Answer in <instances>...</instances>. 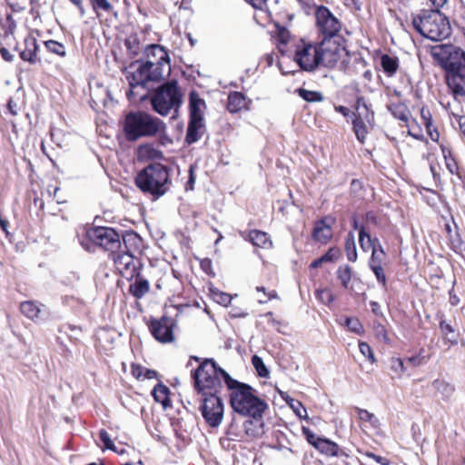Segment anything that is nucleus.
<instances>
[{
	"label": "nucleus",
	"mask_w": 465,
	"mask_h": 465,
	"mask_svg": "<svg viewBox=\"0 0 465 465\" xmlns=\"http://www.w3.org/2000/svg\"><path fill=\"white\" fill-rule=\"evenodd\" d=\"M359 350L371 362H375V356L371 347L365 341L359 342Z\"/></svg>",
	"instance_id": "50"
},
{
	"label": "nucleus",
	"mask_w": 465,
	"mask_h": 465,
	"mask_svg": "<svg viewBox=\"0 0 465 465\" xmlns=\"http://www.w3.org/2000/svg\"><path fill=\"white\" fill-rule=\"evenodd\" d=\"M385 256L386 253L383 248H381L380 252L374 250L371 252L369 260V267L381 266Z\"/></svg>",
	"instance_id": "47"
},
{
	"label": "nucleus",
	"mask_w": 465,
	"mask_h": 465,
	"mask_svg": "<svg viewBox=\"0 0 465 465\" xmlns=\"http://www.w3.org/2000/svg\"><path fill=\"white\" fill-rule=\"evenodd\" d=\"M59 191L60 188L57 186H49L47 189L50 197L55 200L57 203H64L66 202V200L58 195Z\"/></svg>",
	"instance_id": "56"
},
{
	"label": "nucleus",
	"mask_w": 465,
	"mask_h": 465,
	"mask_svg": "<svg viewBox=\"0 0 465 465\" xmlns=\"http://www.w3.org/2000/svg\"><path fill=\"white\" fill-rule=\"evenodd\" d=\"M242 426L246 435L250 437H256L260 433V429L263 426L262 418H248L243 421Z\"/></svg>",
	"instance_id": "33"
},
{
	"label": "nucleus",
	"mask_w": 465,
	"mask_h": 465,
	"mask_svg": "<svg viewBox=\"0 0 465 465\" xmlns=\"http://www.w3.org/2000/svg\"><path fill=\"white\" fill-rule=\"evenodd\" d=\"M252 364L254 367V369L257 372V375L259 377H261V378H268L269 377L270 371H269L268 368L266 367L263 360L260 356L253 355L252 357Z\"/></svg>",
	"instance_id": "42"
},
{
	"label": "nucleus",
	"mask_w": 465,
	"mask_h": 465,
	"mask_svg": "<svg viewBox=\"0 0 465 465\" xmlns=\"http://www.w3.org/2000/svg\"><path fill=\"white\" fill-rule=\"evenodd\" d=\"M166 124L148 113H130L125 119L124 131L129 140L140 137L163 136Z\"/></svg>",
	"instance_id": "6"
},
{
	"label": "nucleus",
	"mask_w": 465,
	"mask_h": 465,
	"mask_svg": "<svg viewBox=\"0 0 465 465\" xmlns=\"http://www.w3.org/2000/svg\"><path fill=\"white\" fill-rule=\"evenodd\" d=\"M170 72L168 52L160 45H148L143 52V57L133 63L125 72L129 84L127 98L130 101H145L148 99L149 90L168 76Z\"/></svg>",
	"instance_id": "1"
},
{
	"label": "nucleus",
	"mask_w": 465,
	"mask_h": 465,
	"mask_svg": "<svg viewBox=\"0 0 465 465\" xmlns=\"http://www.w3.org/2000/svg\"><path fill=\"white\" fill-rule=\"evenodd\" d=\"M412 16V26L422 37L438 42L451 35V26L447 15L437 9L421 10Z\"/></svg>",
	"instance_id": "4"
},
{
	"label": "nucleus",
	"mask_w": 465,
	"mask_h": 465,
	"mask_svg": "<svg viewBox=\"0 0 465 465\" xmlns=\"http://www.w3.org/2000/svg\"><path fill=\"white\" fill-rule=\"evenodd\" d=\"M432 387L442 396L443 399L450 398L455 391L453 384L440 379L434 380L432 381Z\"/></svg>",
	"instance_id": "34"
},
{
	"label": "nucleus",
	"mask_w": 465,
	"mask_h": 465,
	"mask_svg": "<svg viewBox=\"0 0 465 465\" xmlns=\"http://www.w3.org/2000/svg\"><path fill=\"white\" fill-rule=\"evenodd\" d=\"M421 350L418 355L411 356L406 359V364H410L412 367H419L425 363V357L421 356Z\"/></svg>",
	"instance_id": "53"
},
{
	"label": "nucleus",
	"mask_w": 465,
	"mask_h": 465,
	"mask_svg": "<svg viewBox=\"0 0 465 465\" xmlns=\"http://www.w3.org/2000/svg\"><path fill=\"white\" fill-rule=\"evenodd\" d=\"M173 320L163 316L158 321H152L150 330L157 341L165 343L173 341Z\"/></svg>",
	"instance_id": "17"
},
{
	"label": "nucleus",
	"mask_w": 465,
	"mask_h": 465,
	"mask_svg": "<svg viewBox=\"0 0 465 465\" xmlns=\"http://www.w3.org/2000/svg\"><path fill=\"white\" fill-rule=\"evenodd\" d=\"M302 435L305 437L306 440L310 445L315 448V445L321 441L323 438L322 436L316 435L310 428L302 426Z\"/></svg>",
	"instance_id": "48"
},
{
	"label": "nucleus",
	"mask_w": 465,
	"mask_h": 465,
	"mask_svg": "<svg viewBox=\"0 0 465 465\" xmlns=\"http://www.w3.org/2000/svg\"><path fill=\"white\" fill-rule=\"evenodd\" d=\"M281 396L293 411L296 416H298L300 419L308 420L307 411L300 401L292 399L286 392H282Z\"/></svg>",
	"instance_id": "28"
},
{
	"label": "nucleus",
	"mask_w": 465,
	"mask_h": 465,
	"mask_svg": "<svg viewBox=\"0 0 465 465\" xmlns=\"http://www.w3.org/2000/svg\"><path fill=\"white\" fill-rule=\"evenodd\" d=\"M346 40L341 35H334L331 37H323L317 43L318 51L315 63L310 67L322 65L324 67H334L341 58L342 51L346 50Z\"/></svg>",
	"instance_id": "8"
},
{
	"label": "nucleus",
	"mask_w": 465,
	"mask_h": 465,
	"mask_svg": "<svg viewBox=\"0 0 465 465\" xmlns=\"http://www.w3.org/2000/svg\"><path fill=\"white\" fill-rule=\"evenodd\" d=\"M88 4L92 11L99 18H102L104 16V13H112L114 16H116V13L114 11V8L110 2H88Z\"/></svg>",
	"instance_id": "36"
},
{
	"label": "nucleus",
	"mask_w": 465,
	"mask_h": 465,
	"mask_svg": "<svg viewBox=\"0 0 465 465\" xmlns=\"http://www.w3.org/2000/svg\"><path fill=\"white\" fill-rule=\"evenodd\" d=\"M136 241H140L136 233H129L123 236L124 250L122 247L118 254L112 253L116 269L123 276H126L128 271H133L135 268L134 256L131 253L128 243Z\"/></svg>",
	"instance_id": "13"
},
{
	"label": "nucleus",
	"mask_w": 465,
	"mask_h": 465,
	"mask_svg": "<svg viewBox=\"0 0 465 465\" xmlns=\"http://www.w3.org/2000/svg\"><path fill=\"white\" fill-rule=\"evenodd\" d=\"M359 243L361 248L366 252L371 249L373 243V237L367 232L366 227L361 225L359 232Z\"/></svg>",
	"instance_id": "43"
},
{
	"label": "nucleus",
	"mask_w": 465,
	"mask_h": 465,
	"mask_svg": "<svg viewBox=\"0 0 465 465\" xmlns=\"http://www.w3.org/2000/svg\"><path fill=\"white\" fill-rule=\"evenodd\" d=\"M364 221L367 223H372L377 224L378 223V218L374 212L369 211L364 215Z\"/></svg>",
	"instance_id": "63"
},
{
	"label": "nucleus",
	"mask_w": 465,
	"mask_h": 465,
	"mask_svg": "<svg viewBox=\"0 0 465 465\" xmlns=\"http://www.w3.org/2000/svg\"><path fill=\"white\" fill-rule=\"evenodd\" d=\"M316 296L326 304H329L334 301V295L330 290H318Z\"/></svg>",
	"instance_id": "52"
},
{
	"label": "nucleus",
	"mask_w": 465,
	"mask_h": 465,
	"mask_svg": "<svg viewBox=\"0 0 465 465\" xmlns=\"http://www.w3.org/2000/svg\"><path fill=\"white\" fill-rule=\"evenodd\" d=\"M355 118L352 120V130L355 134V136L359 143L363 144L365 143L366 135L368 134V130L364 121L363 112H359L358 114H355Z\"/></svg>",
	"instance_id": "21"
},
{
	"label": "nucleus",
	"mask_w": 465,
	"mask_h": 465,
	"mask_svg": "<svg viewBox=\"0 0 465 465\" xmlns=\"http://www.w3.org/2000/svg\"><path fill=\"white\" fill-rule=\"evenodd\" d=\"M431 55L444 71V78L454 99L465 96V50L452 44L431 48Z\"/></svg>",
	"instance_id": "2"
},
{
	"label": "nucleus",
	"mask_w": 465,
	"mask_h": 465,
	"mask_svg": "<svg viewBox=\"0 0 465 465\" xmlns=\"http://www.w3.org/2000/svg\"><path fill=\"white\" fill-rule=\"evenodd\" d=\"M135 183L143 193L157 198L163 196L170 186L168 170L161 163L149 164L139 172Z\"/></svg>",
	"instance_id": "7"
},
{
	"label": "nucleus",
	"mask_w": 465,
	"mask_h": 465,
	"mask_svg": "<svg viewBox=\"0 0 465 465\" xmlns=\"http://www.w3.org/2000/svg\"><path fill=\"white\" fill-rule=\"evenodd\" d=\"M316 23L322 38L340 35L341 23L327 7L322 5L317 8Z\"/></svg>",
	"instance_id": "12"
},
{
	"label": "nucleus",
	"mask_w": 465,
	"mask_h": 465,
	"mask_svg": "<svg viewBox=\"0 0 465 465\" xmlns=\"http://www.w3.org/2000/svg\"><path fill=\"white\" fill-rule=\"evenodd\" d=\"M203 100L197 91H191L189 94V123L185 141L193 143L200 138L198 130L202 127L203 115L201 107Z\"/></svg>",
	"instance_id": "10"
},
{
	"label": "nucleus",
	"mask_w": 465,
	"mask_h": 465,
	"mask_svg": "<svg viewBox=\"0 0 465 465\" xmlns=\"http://www.w3.org/2000/svg\"><path fill=\"white\" fill-rule=\"evenodd\" d=\"M452 22L461 31L465 29V5L464 2H454Z\"/></svg>",
	"instance_id": "32"
},
{
	"label": "nucleus",
	"mask_w": 465,
	"mask_h": 465,
	"mask_svg": "<svg viewBox=\"0 0 465 465\" xmlns=\"http://www.w3.org/2000/svg\"><path fill=\"white\" fill-rule=\"evenodd\" d=\"M208 365H210L213 368V373H205V391H211L207 392L208 395L210 393H215L216 395H219L223 389L222 381L224 382L223 373L227 371L222 367H220L213 358H205V367H207Z\"/></svg>",
	"instance_id": "15"
},
{
	"label": "nucleus",
	"mask_w": 465,
	"mask_h": 465,
	"mask_svg": "<svg viewBox=\"0 0 465 465\" xmlns=\"http://www.w3.org/2000/svg\"><path fill=\"white\" fill-rule=\"evenodd\" d=\"M315 449L321 453L330 457L338 456L340 450V447L336 442L325 437L315 445Z\"/></svg>",
	"instance_id": "25"
},
{
	"label": "nucleus",
	"mask_w": 465,
	"mask_h": 465,
	"mask_svg": "<svg viewBox=\"0 0 465 465\" xmlns=\"http://www.w3.org/2000/svg\"><path fill=\"white\" fill-rule=\"evenodd\" d=\"M24 44L25 49L20 51V58L23 61L28 62L31 64H35L40 62V58L38 57L39 46L37 45L35 37L29 35L25 38Z\"/></svg>",
	"instance_id": "20"
},
{
	"label": "nucleus",
	"mask_w": 465,
	"mask_h": 465,
	"mask_svg": "<svg viewBox=\"0 0 465 465\" xmlns=\"http://www.w3.org/2000/svg\"><path fill=\"white\" fill-rule=\"evenodd\" d=\"M131 372L134 378L139 380L143 378L144 368L138 364H133L131 366Z\"/></svg>",
	"instance_id": "57"
},
{
	"label": "nucleus",
	"mask_w": 465,
	"mask_h": 465,
	"mask_svg": "<svg viewBox=\"0 0 465 465\" xmlns=\"http://www.w3.org/2000/svg\"><path fill=\"white\" fill-rule=\"evenodd\" d=\"M141 151H145L149 155L150 157L152 158H162V153L158 150H155L150 146H141L140 147Z\"/></svg>",
	"instance_id": "60"
},
{
	"label": "nucleus",
	"mask_w": 465,
	"mask_h": 465,
	"mask_svg": "<svg viewBox=\"0 0 465 465\" xmlns=\"http://www.w3.org/2000/svg\"><path fill=\"white\" fill-rule=\"evenodd\" d=\"M371 271L375 275L377 282L381 286L383 290H387V278L384 270L381 266L370 267Z\"/></svg>",
	"instance_id": "46"
},
{
	"label": "nucleus",
	"mask_w": 465,
	"mask_h": 465,
	"mask_svg": "<svg viewBox=\"0 0 465 465\" xmlns=\"http://www.w3.org/2000/svg\"><path fill=\"white\" fill-rule=\"evenodd\" d=\"M390 369L392 371L391 377L401 378L406 371L405 361L399 357H391L389 359Z\"/></svg>",
	"instance_id": "38"
},
{
	"label": "nucleus",
	"mask_w": 465,
	"mask_h": 465,
	"mask_svg": "<svg viewBox=\"0 0 465 465\" xmlns=\"http://www.w3.org/2000/svg\"><path fill=\"white\" fill-rule=\"evenodd\" d=\"M223 374L232 411L245 418H262L269 405L259 396L258 391L249 383L232 378L229 372Z\"/></svg>",
	"instance_id": "3"
},
{
	"label": "nucleus",
	"mask_w": 465,
	"mask_h": 465,
	"mask_svg": "<svg viewBox=\"0 0 465 465\" xmlns=\"http://www.w3.org/2000/svg\"><path fill=\"white\" fill-rule=\"evenodd\" d=\"M169 393V388L162 382H159L157 385H155L152 391L155 401L161 403L164 410L171 406Z\"/></svg>",
	"instance_id": "26"
},
{
	"label": "nucleus",
	"mask_w": 465,
	"mask_h": 465,
	"mask_svg": "<svg viewBox=\"0 0 465 465\" xmlns=\"http://www.w3.org/2000/svg\"><path fill=\"white\" fill-rule=\"evenodd\" d=\"M41 306L42 304H38L37 302L26 301L21 303L20 310L27 318L33 321H38L41 319Z\"/></svg>",
	"instance_id": "23"
},
{
	"label": "nucleus",
	"mask_w": 465,
	"mask_h": 465,
	"mask_svg": "<svg viewBox=\"0 0 465 465\" xmlns=\"http://www.w3.org/2000/svg\"><path fill=\"white\" fill-rule=\"evenodd\" d=\"M331 220L332 223L334 219L330 216H324L315 222L312 229V239L322 244H327L332 238L331 224L328 223Z\"/></svg>",
	"instance_id": "18"
},
{
	"label": "nucleus",
	"mask_w": 465,
	"mask_h": 465,
	"mask_svg": "<svg viewBox=\"0 0 465 465\" xmlns=\"http://www.w3.org/2000/svg\"><path fill=\"white\" fill-rule=\"evenodd\" d=\"M209 296L210 298L223 306H228L231 303L232 296L215 288L212 282H209Z\"/></svg>",
	"instance_id": "31"
},
{
	"label": "nucleus",
	"mask_w": 465,
	"mask_h": 465,
	"mask_svg": "<svg viewBox=\"0 0 465 465\" xmlns=\"http://www.w3.org/2000/svg\"><path fill=\"white\" fill-rule=\"evenodd\" d=\"M45 45L49 52L55 54L61 57H64L66 54V50H65L64 45L57 41H54V40L45 41Z\"/></svg>",
	"instance_id": "44"
},
{
	"label": "nucleus",
	"mask_w": 465,
	"mask_h": 465,
	"mask_svg": "<svg viewBox=\"0 0 465 465\" xmlns=\"http://www.w3.org/2000/svg\"><path fill=\"white\" fill-rule=\"evenodd\" d=\"M193 172H194V166L192 165L189 170V180L185 185L186 191L193 189V184L195 183V177H194Z\"/></svg>",
	"instance_id": "62"
},
{
	"label": "nucleus",
	"mask_w": 465,
	"mask_h": 465,
	"mask_svg": "<svg viewBox=\"0 0 465 465\" xmlns=\"http://www.w3.org/2000/svg\"><path fill=\"white\" fill-rule=\"evenodd\" d=\"M439 328L442 333L445 342H448L450 345L458 344L459 333L449 322H447L444 319H440L439 322Z\"/></svg>",
	"instance_id": "24"
},
{
	"label": "nucleus",
	"mask_w": 465,
	"mask_h": 465,
	"mask_svg": "<svg viewBox=\"0 0 465 465\" xmlns=\"http://www.w3.org/2000/svg\"><path fill=\"white\" fill-rule=\"evenodd\" d=\"M150 291V283L149 282L137 275L134 279V282L130 284L129 292L133 294L136 299L143 298L145 294H147Z\"/></svg>",
	"instance_id": "22"
},
{
	"label": "nucleus",
	"mask_w": 465,
	"mask_h": 465,
	"mask_svg": "<svg viewBox=\"0 0 465 465\" xmlns=\"http://www.w3.org/2000/svg\"><path fill=\"white\" fill-rule=\"evenodd\" d=\"M125 45L126 47L134 54L138 53V46L136 42V37H129L125 40Z\"/></svg>",
	"instance_id": "58"
},
{
	"label": "nucleus",
	"mask_w": 465,
	"mask_h": 465,
	"mask_svg": "<svg viewBox=\"0 0 465 465\" xmlns=\"http://www.w3.org/2000/svg\"><path fill=\"white\" fill-rule=\"evenodd\" d=\"M86 233L91 242L111 253H116L122 248L123 237L111 227H93Z\"/></svg>",
	"instance_id": "9"
},
{
	"label": "nucleus",
	"mask_w": 465,
	"mask_h": 465,
	"mask_svg": "<svg viewBox=\"0 0 465 465\" xmlns=\"http://www.w3.org/2000/svg\"><path fill=\"white\" fill-rule=\"evenodd\" d=\"M250 242L257 247L266 248L272 245L268 233L259 230H252L249 233Z\"/></svg>",
	"instance_id": "29"
},
{
	"label": "nucleus",
	"mask_w": 465,
	"mask_h": 465,
	"mask_svg": "<svg viewBox=\"0 0 465 465\" xmlns=\"http://www.w3.org/2000/svg\"><path fill=\"white\" fill-rule=\"evenodd\" d=\"M16 24L10 15L6 17V25L4 26L3 41L0 42V54L2 58L6 62H13L15 55L5 47L15 44V49H17V43L15 37Z\"/></svg>",
	"instance_id": "16"
},
{
	"label": "nucleus",
	"mask_w": 465,
	"mask_h": 465,
	"mask_svg": "<svg viewBox=\"0 0 465 465\" xmlns=\"http://www.w3.org/2000/svg\"><path fill=\"white\" fill-rule=\"evenodd\" d=\"M420 116L422 119V124H424L425 128L430 130V128L433 126L432 116L430 110L423 106L420 109Z\"/></svg>",
	"instance_id": "51"
},
{
	"label": "nucleus",
	"mask_w": 465,
	"mask_h": 465,
	"mask_svg": "<svg viewBox=\"0 0 465 465\" xmlns=\"http://www.w3.org/2000/svg\"><path fill=\"white\" fill-rule=\"evenodd\" d=\"M381 65L383 72L388 76H392L396 74L399 68V60L397 57L391 56L390 54H382L381 57Z\"/></svg>",
	"instance_id": "30"
},
{
	"label": "nucleus",
	"mask_w": 465,
	"mask_h": 465,
	"mask_svg": "<svg viewBox=\"0 0 465 465\" xmlns=\"http://www.w3.org/2000/svg\"><path fill=\"white\" fill-rule=\"evenodd\" d=\"M345 252L347 259L354 262L357 260L358 254H357V248L355 243V236L352 232H349L345 237Z\"/></svg>",
	"instance_id": "35"
},
{
	"label": "nucleus",
	"mask_w": 465,
	"mask_h": 465,
	"mask_svg": "<svg viewBox=\"0 0 465 465\" xmlns=\"http://www.w3.org/2000/svg\"><path fill=\"white\" fill-rule=\"evenodd\" d=\"M356 411H357L359 419L363 421H369V422L372 423L373 420H377L374 414L371 413L367 410L357 408Z\"/></svg>",
	"instance_id": "55"
},
{
	"label": "nucleus",
	"mask_w": 465,
	"mask_h": 465,
	"mask_svg": "<svg viewBox=\"0 0 465 465\" xmlns=\"http://www.w3.org/2000/svg\"><path fill=\"white\" fill-rule=\"evenodd\" d=\"M184 93L177 81L171 80L149 93L153 110L162 116L173 113L177 114L183 103Z\"/></svg>",
	"instance_id": "5"
},
{
	"label": "nucleus",
	"mask_w": 465,
	"mask_h": 465,
	"mask_svg": "<svg viewBox=\"0 0 465 465\" xmlns=\"http://www.w3.org/2000/svg\"><path fill=\"white\" fill-rule=\"evenodd\" d=\"M99 436H100L101 441L104 444L105 449L113 450H114V448H115L114 444L112 441V440L106 430H101Z\"/></svg>",
	"instance_id": "54"
},
{
	"label": "nucleus",
	"mask_w": 465,
	"mask_h": 465,
	"mask_svg": "<svg viewBox=\"0 0 465 465\" xmlns=\"http://www.w3.org/2000/svg\"><path fill=\"white\" fill-rule=\"evenodd\" d=\"M245 106V96L241 92H232L227 100V109L231 113H238Z\"/></svg>",
	"instance_id": "27"
},
{
	"label": "nucleus",
	"mask_w": 465,
	"mask_h": 465,
	"mask_svg": "<svg viewBox=\"0 0 465 465\" xmlns=\"http://www.w3.org/2000/svg\"><path fill=\"white\" fill-rule=\"evenodd\" d=\"M389 111L391 114L396 118L402 122H408L409 119V110L402 104H391L388 105Z\"/></svg>",
	"instance_id": "39"
},
{
	"label": "nucleus",
	"mask_w": 465,
	"mask_h": 465,
	"mask_svg": "<svg viewBox=\"0 0 465 465\" xmlns=\"http://www.w3.org/2000/svg\"><path fill=\"white\" fill-rule=\"evenodd\" d=\"M62 301H63V304L64 305H73L74 302H79L80 300L76 297H74V295H64L63 298H62Z\"/></svg>",
	"instance_id": "64"
},
{
	"label": "nucleus",
	"mask_w": 465,
	"mask_h": 465,
	"mask_svg": "<svg viewBox=\"0 0 465 465\" xmlns=\"http://www.w3.org/2000/svg\"><path fill=\"white\" fill-rule=\"evenodd\" d=\"M351 268L349 265L340 266L337 269V278L341 281V285L347 289L349 287V283L351 280Z\"/></svg>",
	"instance_id": "41"
},
{
	"label": "nucleus",
	"mask_w": 465,
	"mask_h": 465,
	"mask_svg": "<svg viewBox=\"0 0 465 465\" xmlns=\"http://www.w3.org/2000/svg\"><path fill=\"white\" fill-rule=\"evenodd\" d=\"M186 368L190 370L191 378L195 391L199 394H202L203 391V386L202 384L201 377L203 373V361L199 357L192 356L186 364Z\"/></svg>",
	"instance_id": "19"
},
{
	"label": "nucleus",
	"mask_w": 465,
	"mask_h": 465,
	"mask_svg": "<svg viewBox=\"0 0 465 465\" xmlns=\"http://www.w3.org/2000/svg\"><path fill=\"white\" fill-rule=\"evenodd\" d=\"M264 317L267 318L268 324L272 325L273 328L277 330L279 329L281 322L278 320L274 319L273 313L272 312H266L264 314Z\"/></svg>",
	"instance_id": "61"
},
{
	"label": "nucleus",
	"mask_w": 465,
	"mask_h": 465,
	"mask_svg": "<svg viewBox=\"0 0 465 465\" xmlns=\"http://www.w3.org/2000/svg\"><path fill=\"white\" fill-rule=\"evenodd\" d=\"M344 325L351 331L356 334H361L364 331L363 326L357 318L345 317Z\"/></svg>",
	"instance_id": "45"
},
{
	"label": "nucleus",
	"mask_w": 465,
	"mask_h": 465,
	"mask_svg": "<svg viewBox=\"0 0 465 465\" xmlns=\"http://www.w3.org/2000/svg\"><path fill=\"white\" fill-rule=\"evenodd\" d=\"M295 93L304 101L308 103H315L323 101L324 97L321 92L311 91L300 87L295 90Z\"/></svg>",
	"instance_id": "37"
},
{
	"label": "nucleus",
	"mask_w": 465,
	"mask_h": 465,
	"mask_svg": "<svg viewBox=\"0 0 465 465\" xmlns=\"http://www.w3.org/2000/svg\"><path fill=\"white\" fill-rule=\"evenodd\" d=\"M224 416V402L220 395L205 391V423L211 428H217Z\"/></svg>",
	"instance_id": "11"
},
{
	"label": "nucleus",
	"mask_w": 465,
	"mask_h": 465,
	"mask_svg": "<svg viewBox=\"0 0 465 465\" xmlns=\"http://www.w3.org/2000/svg\"><path fill=\"white\" fill-rule=\"evenodd\" d=\"M445 163L447 169L451 174L457 173L459 168L454 157L451 159L447 158V160H445Z\"/></svg>",
	"instance_id": "59"
},
{
	"label": "nucleus",
	"mask_w": 465,
	"mask_h": 465,
	"mask_svg": "<svg viewBox=\"0 0 465 465\" xmlns=\"http://www.w3.org/2000/svg\"><path fill=\"white\" fill-rule=\"evenodd\" d=\"M340 252V249L333 246L329 248V250L319 258L323 263L333 262L338 259Z\"/></svg>",
	"instance_id": "49"
},
{
	"label": "nucleus",
	"mask_w": 465,
	"mask_h": 465,
	"mask_svg": "<svg viewBox=\"0 0 465 465\" xmlns=\"http://www.w3.org/2000/svg\"><path fill=\"white\" fill-rule=\"evenodd\" d=\"M370 104H367L365 98L363 96H359L356 101V110L361 112L360 110L362 108L365 113H363L364 119L366 122L371 124L374 120V113L371 110Z\"/></svg>",
	"instance_id": "40"
},
{
	"label": "nucleus",
	"mask_w": 465,
	"mask_h": 465,
	"mask_svg": "<svg viewBox=\"0 0 465 465\" xmlns=\"http://www.w3.org/2000/svg\"><path fill=\"white\" fill-rule=\"evenodd\" d=\"M317 51V43L312 44L302 41V43L298 45L295 49L293 59L302 71L313 72L321 66L316 65L314 67H310V65H312L315 63L314 61L316 58Z\"/></svg>",
	"instance_id": "14"
}]
</instances>
